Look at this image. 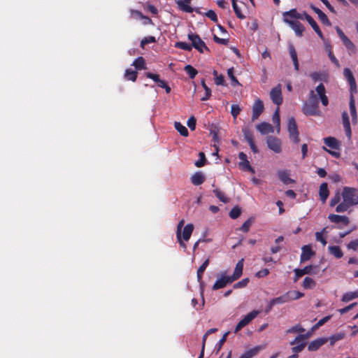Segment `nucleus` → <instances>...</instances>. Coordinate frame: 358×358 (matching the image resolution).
<instances>
[{
	"label": "nucleus",
	"instance_id": "1",
	"mask_svg": "<svg viewBox=\"0 0 358 358\" xmlns=\"http://www.w3.org/2000/svg\"><path fill=\"white\" fill-rule=\"evenodd\" d=\"M302 111L306 115H319V101L313 90L310 92L308 99L304 102Z\"/></svg>",
	"mask_w": 358,
	"mask_h": 358
},
{
	"label": "nucleus",
	"instance_id": "2",
	"mask_svg": "<svg viewBox=\"0 0 358 358\" xmlns=\"http://www.w3.org/2000/svg\"><path fill=\"white\" fill-rule=\"evenodd\" d=\"M343 199L350 206L358 204V190L353 187H345L341 194Z\"/></svg>",
	"mask_w": 358,
	"mask_h": 358
},
{
	"label": "nucleus",
	"instance_id": "3",
	"mask_svg": "<svg viewBox=\"0 0 358 358\" xmlns=\"http://www.w3.org/2000/svg\"><path fill=\"white\" fill-rule=\"evenodd\" d=\"M311 334L310 332H307L305 334H299L298 335L294 341H292L290 344L294 345L295 343H299L297 345L292 348V351L294 353L298 354L301 352L306 347V342L305 340L308 339L310 336Z\"/></svg>",
	"mask_w": 358,
	"mask_h": 358
},
{
	"label": "nucleus",
	"instance_id": "4",
	"mask_svg": "<svg viewBox=\"0 0 358 358\" xmlns=\"http://www.w3.org/2000/svg\"><path fill=\"white\" fill-rule=\"evenodd\" d=\"M295 273L294 282H296L299 278L302 277L306 274L316 275L320 272V268L317 265L306 266L303 268H295L294 270Z\"/></svg>",
	"mask_w": 358,
	"mask_h": 358
},
{
	"label": "nucleus",
	"instance_id": "5",
	"mask_svg": "<svg viewBox=\"0 0 358 358\" xmlns=\"http://www.w3.org/2000/svg\"><path fill=\"white\" fill-rule=\"evenodd\" d=\"M287 130L289 135V138L294 143H299V133L298 131L297 125L294 117H292L289 118Z\"/></svg>",
	"mask_w": 358,
	"mask_h": 358
},
{
	"label": "nucleus",
	"instance_id": "6",
	"mask_svg": "<svg viewBox=\"0 0 358 358\" xmlns=\"http://www.w3.org/2000/svg\"><path fill=\"white\" fill-rule=\"evenodd\" d=\"M188 38L192 41V48L194 47L199 52H203V50L209 51V48L198 34L189 33L188 34Z\"/></svg>",
	"mask_w": 358,
	"mask_h": 358
},
{
	"label": "nucleus",
	"instance_id": "7",
	"mask_svg": "<svg viewBox=\"0 0 358 358\" xmlns=\"http://www.w3.org/2000/svg\"><path fill=\"white\" fill-rule=\"evenodd\" d=\"M259 310H254L247 314L240 322L237 324L234 332H238L241 329L248 325L252 320H254L259 314Z\"/></svg>",
	"mask_w": 358,
	"mask_h": 358
},
{
	"label": "nucleus",
	"instance_id": "8",
	"mask_svg": "<svg viewBox=\"0 0 358 358\" xmlns=\"http://www.w3.org/2000/svg\"><path fill=\"white\" fill-rule=\"evenodd\" d=\"M343 76L349 83L350 95H354V94L357 93V83L352 72L350 69L345 68L343 70Z\"/></svg>",
	"mask_w": 358,
	"mask_h": 358
},
{
	"label": "nucleus",
	"instance_id": "9",
	"mask_svg": "<svg viewBox=\"0 0 358 358\" xmlns=\"http://www.w3.org/2000/svg\"><path fill=\"white\" fill-rule=\"evenodd\" d=\"M336 32L340 37L341 40L342 41L343 45L345 46V48L348 49V50L351 51L352 52L355 53L356 52V47L355 44L351 41V40L345 36V34L343 33V31L338 27H336Z\"/></svg>",
	"mask_w": 358,
	"mask_h": 358
},
{
	"label": "nucleus",
	"instance_id": "10",
	"mask_svg": "<svg viewBox=\"0 0 358 358\" xmlns=\"http://www.w3.org/2000/svg\"><path fill=\"white\" fill-rule=\"evenodd\" d=\"M266 143L268 148L273 150L274 152H281V141L278 138L269 136L266 138Z\"/></svg>",
	"mask_w": 358,
	"mask_h": 358
},
{
	"label": "nucleus",
	"instance_id": "11",
	"mask_svg": "<svg viewBox=\"0 0 358 358\" xmlns=\"http://www.w3.org/2000/svg\"><path fill=\"white\" fill-rule=\"evenodd\" d=\"M270 97L273 103L279 106L282 103V96L280 85L273 87L270 92Z\"/></svg>",
	"mask_w": 358,
	"mask_h": 358
},
{
	"label": "nucleus",
	"instance_id": "12",
	"mask_svg": "<svg viewBox=\"0 0 358 358\" xmlns=\"http://www.w3.org/2000/svg\"><path fill=\"white\" fill-rule=\"evenodd\" d=\"M264 109V103L259 99L255 100L252 106V120L254 121L259 118Z\"/></svg>",
	"mask_w": 358,
	"mask_h": 358
},
{
	"label": "nucleus",
	"instance_id": "13",
	"mask_svg": "<svg viewBox=\"0 0 358 358\" xmlns=\"http://www.w3.org/2000/svg\"><path fill=\"white\" fill-rule=\"evenodd\" d=\"M283 15V20L285 22H286V20L289 22L290 21H295L294 20H303V13L300 14L299 13L296 9H291L289 11L285 12L282 14Z\"/></svg>",
	"mask_w": 358,
	"mask_h": 358
},
{
	"label": "nucleus",
	"instance_id": "14",
	"mask_svg": "<svg viewBox=\"0 0 358 358\" xmlns=\"http://www.w3.org/2000/svg\"><path fill=\"white\" fill-rule=\"evenodd\" d=\"M234 281L231 280L230 276H226L222 274L221 277L218 278L213 286V290H217L219 289L226 287L227 284L231 283Z\"/></svg>",
	"mask_w": 358,
	"mask_h": 358
},
{
	"label": "nucleus",
	"instance_id": "15",
	"mask_svg": "<svg viewBox=\"0 0 358 358\" xmlns=\"http://www.w3.org/2000/svg\"><path fill=\"white\" fill-rule=\"evenodd\" d=\"M302 252L300 257V262H304L309 260L314 255L315 252L309 245H303L301 248Z\"/></svg>",
	"mask_w": 358,
	"mask_h": 358
},
{
	"label": "nucleus",
	"instance_id": "16",
	"mask_svg": "<svg viewBox=\"0 0 358 358\" xmlns=\"http://www.w3.org/2000/svg\"><path fill=\"white\" fill-rule=\"evenodd\" d=\"M315 90L321 100L322 104L327 106L329 103V100L326 95V89L324 85L322 83L319 84L316 87Z\"/></svg>",
	"mask_w": 358,
	"mask_h": 358
},
{
	"label": "nucleus",
	"instance_id": "17",
	"mask_svg": "<svg viewBox=\"0 0 358 358\" xmlns=\"http://www.w3.org/2000/svg\"><path fill=\"white\" fill-rule=\"evenodd\" d=\"M330 222L336 224L342 223L346 226L350 223V219L345 215H339L335 214H330L328 217Z\"/></svg>",
	"mask_w": 358,
	"mask_h": 358
},
{
	"label": "nucleus",
	"instance_id": "18",
	"mask_svg": "<svg viewBox=\"0 0 358 358\" xmlns=\"http://www.w3.org/2000/svg\"><path fill=\"white\" fill-rule=\"evenodd\" d=\"M192 1V0H176V3L180 10L191 13L194 12V8L189 6Z\"/></svg>",
	"mask_w": 358,
	"mask_h": 358
},
{
	"label": "nucleus",
	"instance_id": "19",
	"mask_svg": "<svg viewBox=\"0 0 358 358\" xmlns=\"http://www.w3.org/2000/svg\"><path fill=\"white\" fill-rule=\"evenodd\" d=\"M286 23L288 24L290 27L295 31L296 35L299 37L302 36L304 31V27L299 21H290L286 20Z\"/></svg>",
	"mask_w": 358,
	"mask_h": 358
},
{
	"label": "nucleus",
	"instance_id": "20",
	"mask_svg": "<svg viewBox=\"0 0 358 358\" xmlns=\"http://www.w3.org/2000/svg\"><path fill=\"white\" fill-rule=\"evenodd\" d=\"M343 124L345 130V135L350 139L352 136L350 123L349 120L348 114L346 111H343L342 113Z\"/></svg>",
	"mask_w": 358,
	"mask_h": 358
},
{
	"label": "nucleus",
	"instance_id": "21",
	"mask_svg": "<svg viewBox=\"0 0 358 358\" xmlns=\"http://www.w3.org/2000/svg\"><path fill=\"white\" fill-rule=\"evenodd\" d=\"M328 341L327 338H317L314 341H312L308 345V350L309 351H316L322 345L325 344Z\"/></svg>",
	"mask_w": 358,
	"mask_h": 358
},
{
	"label": "nucleus",
	"instance_id": "22",
	"mask_svg": "<svg viewBox=\"0 0 358 358\" xmlns=\"http://www.w3.org/2000/svg\"><path fill=\"white\" fill-rule=\"evenodd\" d=\"M243 262L244 259H241L236 264L234 271L233 274L230 276L233 281L238 280L242 275L243 269Z\"/></svg>",
	"mask_w": 358,
	"mask_h": 358
},
{
	"label": "nucleus",
	"instance_id": "23",
	"mask_svg": "<svg viewBox=\"0 0 358 358\" xmlns=\"http://www.w3.org/2000/svg\"><path fill=\"white\" fill-rule=\"evenodd\" d=\"M256 128L263 135L273 133L274 131L273 126L267 122H262L257 124Z\"/></svg>",
	"mask_w": 358,
	"mask_h": 358
},
{
	"label": "nucleus",
	"instance_id": "24",
	"mask_svg": "<svg viewBox=\"0 0 358 358\" xmlns=\"http://www.w3.org/2000/svg\"><path fill=\"white\" fill-rule=\"evenodd\" d=\"M191 182L194 185H200L203 184L206 180L204 174L201 171L196 172L194 175L192 176L191 178Z\"/></svg>",
	"mask_w": 358,
	"mask_h": 358
},
{
	"label": "nucleus",
	"instance_id": "25",
	"mask_svg": "<svg viewBox=\"0 0 358 358\" xmlns=\"http://www.w3.org/2000/svg\"><path fill=\"white\" fill-rule=\"evenodd\" d=\"M279 179L285 185L294 183L295 181L289 178V173L287 170H281L278 171Z\"/></svg>",
	"mask_w": 358,
	"mask_h": 358
},
{
	"label": "nucleus",
	"instance_id": "26",
	"mask_svg": "<svg viewBox=\"0 0 358 358\" xmlns=\"http://www.w3.org/2000/svg\"><path fill=\"white\" fill-rule=\"evenodd\" d=\"M329 194L328 185L327 182H322L320 186L319 195L320 200L325 203Z\"/></svg>",
	"mask_w": 358,
	"mask_h": 358
},
{
	"label": "nucleus",
	"instance_id": "27",
	"mask_svg": "<svg viewBox=\"0 0 358 358\" xmlns=\"http://www.w3.org/2000/svg\"><path fill=\"white\" fill-rule=\"evenodd\" d=\"M194 231V224H187L183 229L182 233L181 234V237L185 241H187L189 240L191 235Z\"/></svg>",
	"mask_w": 358,
	"mask_h": 358
},
{
	"label": "nucleus",
	"instance_id": "28",
	"mask_svg": "<svg viewBox=\"0 0 358 358\" xmlns=\"http://www.w3.org/2000/svg\"><path fill=\"white\" fill-rule=\"evenodd\" d=\"M324 144L331 149L338 150L340 148L339 142L334 137H327L324 138Z\"/></svg>",
	"mask_w": 358,
	"mask_h": 358
},
{
	"label": "nucleus",
	"instance_id": "29",
	"mask_svg": "<svg viewBox=\"0 0 358 358\" xmlns=\"http://www.w3.org/2000/svg\"><path fill=\"white\" fill-rule=\"evenodd\" d=\"M132 66H134L136 70H144L147 69L145 60L143 57H138L135 59L132 63Z\"/></svg>",
	"mask_w": 358,
	"mask_h": 358
},
{
	"label": "nucleus",
	"instance_id": "30",
	"mask_svg": "<svg viewBox=\"0 0 358 358\" xmlns=\"http://www.w3.org/2000/svg\"><path fill=\"white\" fill-rule=\"evenodd\" d=\"M289 55H290V57L293 61V64H294V69L298 71L299 69V62H298V57H297V54H296V51L294 48V46H290L289 48Z\"/></svg>",
	"mask_w": 358,
	"mask_h": 358
},
{
	"label": "nucleus",
	"instance_id": "31",
	"mask_svg": "<svg viewBox=\"0 0 358 358\" xmlns=\"http://www.w3.org/2000/svg\"><path fill=\"white\" fill-rule=\"evenodd\" d=\"M329 251L331 255H334L337 259H340L343 256V252L339 246H329Z\"/></svg>",
	"mask_w": 358,
	"mask_h": 358
},
{
	"label": "nucleus",
	"instance_id": "32",
	"mask_svg": "<svg viewBox=\"0 0 358 358\" xmlns=\"http://www.w3.org/2000/svg\"><path fill=\"white\" fill-rule=\"evenodd\" d=\"M138 73L136 71L132 70L131 69H127L124 72V78L127 80L136 81L137 79Z\"/></svg>",
	"mask_w": 358,
	"mask_h": 358
},
{
	"label": "nucleus",
	"instance_id": "33",
	"mask_svg": "<svg viewBox=\"0 0 358 358\" xmlns=\"http://www.w3.org/2000/svg\"><path fill=\"white\" fill-rule=\"evenodd\" d=\"M285 295L287 296L289 302L292 300L299 299L303 296L304 294L299 291H289L285 293Z\"/></svg>",
	"mask_w": 358,
	"mask_h": 358
},
{
	"label": "nucleus",
	"instance_id": "34",
	"mask_svg": "<svg viewBox=\"0 0 358 358\" xmlns=\"http://www.w3.org/2000/svg\"><path fill=\"white\" fill-rule=\"evenodd\" d=\"M209 264V259H206L203 263L199 266V268L197 270V280L199 282H201L202 280V275L203 272L205 271L206 268Z\"/></svg>",
	"mask_w": 358,
	"mask_h": 358
},
{
	"label": "nucleus",
	"instance_id": "35",
	"mask_svg": "<svg viewBox=\"0 0 358 358\" xmlns=\"http://www.w3.org/2000/svg\"><path fill=\"white\" fill-rule=\"evenodd\" d=\"M175 129L180 133L182 136H187L189 133L187 129L179 122H176L174 124Z\"/></svg>",
	"mask_w": 358,
	"mask_h": 358
},
{
	"label": "nucleus",
	"instance_id": "36",
	"mask_svg": "<svg viewBox=\"0 0 358 358\" xmlns=\"http://www.w3.org/2000/svg\"><path fill=\"white\" fill-rule=\"evenodd\" d=\"M316 286L315 280L310 278L306 277L303 282V287L304 289H313Z\"/></svg>",
	"mask_w": 358,
	"mask_h": 358
},
{
	"label": "nucleus",
	"instance_id": "37",
	"mask_svg": "<svg viewBox=\"0 0 358 358\" xmlns=\"http://www.w3.org/2000/svg\"><path fill=\"white\" fill-rule=\"evenodd\" d=\"M259 348L258 347H255L254 348L250 349L246 351L245 353L241 355L239 358H252L255 356L259 352Z\"/></svg>",
	"mask_w": 358,
	"mask_h": 358
},
{
	"label": "nucleus",
	"instance_id": "38",
	"mask_svg": "<svg viewBox=\"0 0 358 358\" xmlns=\"http://www.w3.org/2000/svg\"><path fill=\"white\" fill-rule=\"evenodd\" d=\"M356 298H358V290L344 294L342 297V301L343 302H348Z\"/></svg>",
	"mask_w": 358,
	"mask_h": 358
},
{
	"label": "nucleus",
	"instance_id": "39",
	"mask_svg": "<svg viewBox=\"0 0 358 358\" xmlns=\"http://www.w3.org/2000/svg\"><path fill=\"white\" fill-rule=\"evenodd\" d=\"M232 7L236 17L241 20L245 18V16L242 13L241 8L238 7L236 0H232Z\"/></svg>",
	"mask_w": 358,
	"mask_h": 358
},
{
	"label": "nucleus",
	"instance_id": "40",
	"mask_svg": "<svg viewBox=\"0 0 358 358\" xmlns=\"http://www.w3.org/2000/svg\"><path fill=\"white\" fill-rule=\"evenodd\" d=\"M184 70L191 79H194L198 73L197 70L191 65H186Z\"/></svg>",
	"mask_w": 358,
	"mask_h": 358
},
{
	"label": "nucleus",
	"instance_id": "41",
	"mask_svg": "<svg viewBox=\"0 0 358 358\" xmlns=\"http://www.w3.org/2000/svg\"><path fill=\"white\" fill-rule=\"evenodd\" d=\"M242 132L244 136L245 139L249 143L250 142L254 141L252 132L248 127H244L242 129Z\"/></svg>",
	"mask_w": 358,
	"mask_h": 358
},
{
	"label": "nucleus",
	"instance_id": "42",
	"mask_svg": "<svg viewBox=\"0 0 358 358\" xmlns=\"http://www.w3.org/2000/svg\"><path fill=\"white\" fill-rule=\"evenodd\" d=\"M303 19L307 20V22L309 23V24L311 26L314 31L316 30V29L319 28V26L317 25L315 20L306 12L303 13Z\"/></svg>",
	"mask_w": 358,
	"mask_h": 358
},
{
	"label": "nucleus",
	"instance_id": "43",
	"mask_svg": "<svg viewBox=\"0 0 358 358\" xmlns=\"http://www.w3.org/2000/svg\"><path fill=\"white\" fill-rule=\"evenodd\" d=\"M213 192L220 201H222L224 203L229 202V199L228 197H227L224 195V192H222L220 189H214Z\"/></svg>",
	"mask_w": 358,
	"mask_h": 358
},
{
	"label": "nucleus",
	"instance_id": "44",
	"mask_svg": "<svg viewBox=\"0 0 358 358\" xmlns=\"http://www.w3.org/2000/svg\"><path fill=\"white\" fill-rule=\"evenodd\" d=\"M350 111L352 118H357V110L354 99V95H350Z\"/></svg>",
	"mask_w": 358,
	"mask_h": 358
},
{
	"label": "nucleus",
	"instance_id": "45",
	"mask_svg": "<svg viewBox=\"0 0 358 358\" xmlns=\"http://www.w3.org/2000/svg\"><path fill=\"white\" fill-rule=\"evenodd\" d=\"M271 301H272L273 304L275 306L276 304H282L285 303H287L288 298L285 294L278 297L274 298V299H271Z\"/></svg>",
	"mask_w": 358,
	"mask_h": 358
},
{
	"label": "nucleus",
	"instance_id": "46",
	"mask_svg": "<svg viewBox=\"0 0 358 358\" xmlns=\"http://www.w3.org/2000/svg\"><path fill=\"white\" fill-rule=\"evenodd\" d=\"M241 214V209L238 206H234L229 213V217L231 219L238 218Z\"/></svg>",
	"mask_w": 358,
	"mask_h": 358
},
{
	"label": "nucleus",
	"instance_id": "47",
	"mask_svg": "<svg viewBox=\"0 0 358 358\" xmlns=\"http://www.w3.org/2000/svg\"><path fill=\"white\" fill-rule=\"evenodd\" d=\"M351 207L348 203H347L345 201H343V202L339 203L336 208V211L337 213H343L348 210V209Z\"/></svg>",
	"mask_w": 358,
	"mask_h": 358
},
{
	"label": "nucleus",
	"instance_id": "48",
	"mask_svg": "<svg viewBox=\"0 0 358 358\" xmlns=\"http://www.w3.org/2000/svg\"><path fill=\"white\" fill-rule=\"evenodd\" d=\"M238 165H239L240 169L243 170V171H250V172H251L252 173H255V170L250 165L249 161L241 162Z\"/></svg>",
	"mask_w": 358,
	"mask_h": 358
},
{
	"label": "nucleus",
	"instance_id": "49",
	"mask_svg": "<svg viewBox=\"0 0 358 358\" xmlns=\"http://www.w3.org/2000/svg\"><path fill=\"white\" fill-rule=\"evenodd\" d=\"M227 74H228L229 78L231 80V82H232L231 85L233 86H235L236 85H239V83H238L237 78L234 76V68L233 67L229 68L227 70Z\"/></svg>",
	"mask_w": 358,
	"mask_h": 358
},
{
	"label": "nucleus",
	"instance_id": "50",
	"mask_svg": "<svg viewBox=\"0 0 358 358\" xmlns=\"http://www.w3.org/2000/svg\"><path fill=\"white\" fill-rule=\"evenodd\" d=\"M199 156L200 159L199 160L196 161L194 164L196 167H202L206 162V155L203 152H199Z\"/></svg>",
	"mask_w": 358,
	"mask_h": 358
},
{
	"label": "nucleus",
	"instance_id": "51",
	"mask_svg": "<svg viewBox=\"0 0 358 358\" xmlns=\"http://www.w3.org/2000/svg\"><path fill=\"white\" fill-rule=\"evenodd\" d=\"M176 47L180 49L187 50V51H191L192 50V45L189 43H187L186 42H182L179 41L176 43Z\"/></svg>",
	"mask_w": 358,
	"mask_h": 358
},
{
	"label": "nucleus",
	"instance_id": "52",
	"mask_svg": "<svg viewBox=\"0 0 358 358\" xmlns=\"http://www.w3.org/2000/svg\"><path fill=\"white\" fill-rule=\"evenodd\" d=\"M344 338V334L339 333L331 336L329 340L331 345H334L336 342L342 340Z\"/></svg>",
	"mask_w": 358,
	"mask_h": 358
},
{
	"label": "nucleus",
	"instance_id": "53",
	"mask_svg": "<svg viewBox=\"0 0 358 358\" xmlns=\"http://www.w3.org/2000/svg\"><path fill=\"white\" fill-rule=\"evenodd\" d=\"M155 42H156L155 37H154L152 36H149L145 37L143 39H142V41L141 42V47L142 48H144L145 45L152 43H155Z\"/></svg>",
	"mask_w": 358,
	"mask_h": 358
},
{
	"label": "nucleus",
	"instance_id": "54",
	"mask_svg": "<svg viewBox=\"0 0 358 358\" xmlns=\"http://www.w3.org/2000/svg\"><path fill=\"white\" fill-rule=\"evenodd\" d=\"M273 122L276 124L278 131H280V114H279V108H278L275 111L274 114L273 115L272 117Z\"/></svg>",
	"mask_w": 358,
	"mask_h": 358
},
{
	"label": "nucleus",
	"instance_id": "55",
	"mask_svg": "<svg viewBox=\"0 0 358 358\" xmlns=\"http://www.w3.org/2000/svg\"><path fill=\"white\" fill-rule=\"evenodd\" d=\"M305 331V329L300 325H295L287 330V334H292V333H302Z\"/></svg>",
	"mask_w": 358,
	"mask_h": 358
},
{
	"label": "nucleus",
	"instance_id": "56",
	"mask_svg": "<svg viewBox=\"0 0 358 358\" xmlns=\"http://www.w3.org/2000/svg\"><path fill=\"white\" fill-rule=\"evenodd\" d=\"M213 75L215 76V83L217 85H224V77L222 75L217 76V72L216 71H213Z\"/></svg>",
	"mask_w": 358,
	"mask_h": 358
},
{
	"label": "nucleus",
	"instance_id": "57",
	"mask_svg": "<svg viewBox=\"0 0 358 358\" xmlns=\"http://www.w3.org/2000/svg\"><path fill=\"white\" fill-rule=\"evenodd\" d=\"M204 15L210 18L213 22H217L218 21L217 14L213 10H209L204 13Z\"/></svg>",
	"mask_w": 358,
	"mask_h": 358
},
{
	"label": "nucleus",
	"instance_id": "58",
	"mask_svg": "<svg viewBox=\"0 0 358 358\" xmlns=\"http://www.w3.org/2000/svg\"><path fill=\"white\" fill-rule=\"evenodd\" d=\"M341 201V194L338 192L330 200L329 205L333 207L338 204Z\"/></svg>",
	"mask_w": 358,
	"mask_h": 358
},
{
	"label": "nucleus",
	"instance_id": "59",
	"mask_svg": "<svg viewBox=\"0 0 358 358\" xmlns=\"http://www.w3.org/2000/svg\"><path fill=\"white\" fill-rule=\"evenodd\" d=\"M241 109L237 104H233L231 108V113L234 118H236L239 115Z\"/></svg>",
	"mask_w": 358,
	"mask_h": 358
},
{
	"label": "nucleus",
	"instance_id": "60",
	"mask_svg": "<svg viewBox=\"0 0 358 358\" xmlns=\"http://www.w3.org/2000/svg\"><path fill=\"white\" fill-rule=\"evenodd\" d=\"M248 282H249V279L248 278H244V279L241 280V281H238V282L234 284V289H239V288L245 287L247 286Z\"/></svg>",
	"mask_w": 358,
	"mask_h": 358
},
{
	"label": "nucleus",
	"instance_id": "61",
	"mask_svg": "<svg viewBox=\"0 0 358 358\" xmlns=\"http://www.w3.org/2000/svg\"><path fill=\"white\" fill-rule=\"evenodd\" d=\"M252 225V220L250 219L247 220L240 227V230L243 232H248Z\"/></svg>",
	"mask_w": 358,
	"mask_h": 358
},
{
	"label": "nucleus",
	"instance_id": "62",
	"mask_svg": "<svg viewBox=\"0 0 358 358\" xmlns=\"http://www.w3.org/2000/svg\"><path fill=\"white\" fill-rule=\"evenodd\" d=\"M318 17L320 19V20L324 24V25H327V26H331V22L329 20V18L327 17V16L326 15L325 13H324L323 12H322L319 15H318Z\"/></svg>",
	"mask_w": 358,
	"mask_h": 358
},
{
	"label": "nucleus",
	"instance_id": "63",
	"mask_svg": "<svg viewBox=\"0 0 358 358\" xmlns=\"http://www.w3.org/2000/svg\"><path fill=\"white\" fill-rule=\"evenodd\" d=\"M315 239L317 241L320 242L323 246H325L327 243L326 238L324 236V235L322 234L321 232L315 233Z\"/></svg>",
	"mask_w": 358,
	"mask_h": 358
},
{
	"label": "nucleus",
	"instance_id": "64",
	"mask_svg": "<svg viewBox=\"0 0 358 358\" xmlns=\"http://www.w3.org/2000/svg\"><path fill=\"white\" fill-rule=\"evenodd\" d=\"M347 248L349 250H352L354 251L357 250L358 249V238L351 241L348 245Z\"/></svg>",
	"mask_w": 358,
	"mask_h": 358
}]
</instances>
